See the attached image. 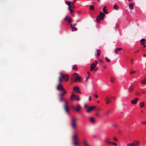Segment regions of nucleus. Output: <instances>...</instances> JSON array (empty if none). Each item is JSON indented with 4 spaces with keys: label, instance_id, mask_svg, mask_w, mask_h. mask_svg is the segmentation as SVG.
Wrapping results in <instances>:
<instances>
[{
    "label": "nucleus",
    "instance_id": "obj_39",
    "mask_svg": "<svg viewBox=\"0 0 146 146\" xmlns=\"http://www.w3.org/2000/svg\"><path fill=\"white\" fill-rule=\"evenodd\" d=\"M106 61L108 62H109L110 61V60L107 57H106Z\"/></svg>",
    "mask_w": 146,
    "mask_h": 146
},
{
    "label": "nucleus",
    "instance_id": "obj_48",
    "mask_svg": "<svg viewBox=\"0 0 146 146\" xmlns=\"http://www.w3.org/2000/svg\"><path fill=\"white\" fill-rule=\"evenodd\" d=\"M116 49H117V50L119 51V50H121L122 48H116Z\"/></svg>",
    "mask_w": 146,
    "mask_h": 146
},
{
    "label": "nucleus",
    "instance_id": "obj_27",
    "mask_svg": "<svg viewBox=\"0 0 146 146\" xmlns=\"http://www.w3.org/2000/svg\"><path fill=\"white\" fill-rule=\"evenodd\" d=\"M118 8V6L116 4H115L113 6V9L115 10H117Z\"/></svg>",
    "mask_w": 146,
    "mask_h": 146
},
{
    "label": "nucleus",
    "instance_id": "obj_11",
    "mask_svg": "<svg viewBox=\"0 0 146 146\" xmlns=\"http://www.w3.org/2000/svg\"><path fill=\"white\" fill-rule=\"evenodd\" d=\"M83 143L85 146H90L88 141L86 139H84L83 141Z\"/></svg>",
    "mask_w": 146,
    "mask_h": 146
},
{
    "label": "nucleus",
    "instance_id": "obj_60",
    "mask_svg": "<svg viewBox=\"0 0 146 146\" xmlns=\"http://www.w3.org/2000/svg\"><path fill=\"white\" fill-rule=\"evenodd\" d=\"M105 115L106 116H107L108 115V113H105Z\"/></svg>",
    "mask_w": 146,
    "mask_h": 146
},
{
    "label": "nucleus",
    "instance_id": "obj_24",
    "mask_svg": "<svg viewBox=\"0 0 146 146\" xmlns=\"http://www.w3.org/2000/svg\"><path fill=\"white\" fill-rule=\"evenodd\" d=\"M110 81L111 82H114L115 80V78L114 77H111L110 78Z\"/></svg>",
    "mask_w": 146,
    "mask_h": 146
},
{
    "label": "nucleus",
    "instance_id": "obj_22",
    "mask_svg": "<svg viewBox=\"0 0 146 146\" xmlns=\"http://www.w3.org/2000/svg\"><path fill=\"white\" fill-rule=\"evenodd\" d=\"M106 6H105L103 8V11L104 13H105L108 14V12L106 10Z\"/></svg>",
    "mask_w": 146,
    "mask_h": 146
},
{
    "label": "nucleus",
    "instance_id": "obj_5",
    "mask_svg": "<svg viewBox=\"0 0 146 146\" xmlns=\"http://www.w3.org/2000/svg\"><path fill=\"white\" fill-rule=\"evenodd\" d=\"M56 89L57 90L60 91H62V90H64V88L61 83L59 84L58 85Z\"/></svg>",
    "mask_w": 146,
    "mask_h": 146
},
{
    "label": "nucleus",
    "instance_id": "obj_57",
    "mask_svg": "<svg viewBox=\"0 0 146 146\" xmlns=\"http://www.w3.org/2000/svg\"><path fill=\"white\" fill-rule=\"evenodd\" d=\"M113 126L114 127H117V125L115 124L113 125Z\"/></svg>",
    "mask_w": 146,
    "mask_h": 146
},
{
    "label": "nucleus",
    "instance_id": "obj_64",
    "mask_svg": "<svg viewBox=\"0 0 146 146\" xmlns=\"http://www.w3.org/2000/svg\"><path fill=\"white\" fill-rule=\"evenodd\" d=\"M112 98L113 99H115V97H113Z\"/></svg>",
    "mask_w": 146,
    "mask_h": 146
},
{
    "label": "nucleus",
    "instance_id": "obj_26",
    "mask_svg": "<svg viewBox=\"0 0 146 146\" xmlns=\"http://www.w3.org/2000/svg\"><path fill=\"white\" fill-rule=\"evenodd\" d=\"M96 52L97 54V57H98L100 55V51L99 49H97L96 50Z\"/></svg>",
    "mask_w": 146,
    "mask_h": 146
},
{
    "label": "nucleus",
    "instance_id": "obj_30",
    "mask_svg": "<svg viewBox=\"0 0 146 146\" xmlns=\"http://www.w3.org/2000/svg\"><path fill=\"white\" fill-rule=\"evenodd\" d=\"M145 39L144 38H143L141 40L140 42H141V44L142 45H143L144 44V42L145 41Z\"/></svg>",
    "mask_w": 146,
    "mask_h": 146
},
{
    "label": "nucleus",
    "instance_id": "obj_61",
    "mask_svg": "<svg viewBox=\"0 0 146 146\" xmlns=\"http://www.w3.org/2000/svg\"><path fill=\"white\" fill-rule=\"evenodd\" d=\"M74 26H72V24H70V27L72 28V27H73Z\"/></svg>",
    "mask_w": 146,
    "mask_h": 146
},
{
    "label": "nucleus",
    "instance_id": "obj_59",
    "mask_svg": "<svg viewBox=\"0 0 146 146\" xmlns=\"http://www.w3.org/2000/svg\"><path fill=\"white\" fill-rule=\"evenodd\" d=\"M69 11H70L71 13H72L73 12V11L71 9V10H70Z\"/></svg>",
    "mask_w": 146,
    "mask_h": 146
},
{
    "label": "nucleus",
    "instance_id": "obj_31",
    "mask_svg": "<svg viewBox=\"0 0 146 146\" xmlns=\"http://www.w3.org/2000/svg\"><path fill=\"white\" fill-rule=\"evenodd\" d=\"M90 9L91 10H94V7L93 5H91L90 6Z\"/></svg>",
    "mask_w": 146,
    "mask_h": 146
},
{
    "label": "nucleus",
    "instance_id": "obj_35",
    "mask_svg": "<svg viewBox=\"0 0 146 146\" xmlns=\"http://www.w3.org/2000/svg\"><path fill=\"white\" fill-rule=\"evenodd\" d=\"M76 99L78 101H79L80 100V98L78 96H76Z\"/></svg>",
    "mask_w": 146,
    "mask_h": 146
},
{
    "label": "nucleus",
    "instance_id": "obj_23",
    "mask_svg": "<svg viewBox=\"0 0 146 146\" xmlns=\"http://www.w3.org/2000/svg\"><path fill=\"white\" fill-rule=\"evenodd\" d=\"M109 141V139L108 138H107V139H106L105 140L106 142V143H107L109 144H111V143H112V142L110 141Z\"/></svg>",
    "mask_w": 146,
    "mask_h": 146
},
{
    "label": "nucleus",
    "instance_id": "obj_10",
    "mask_svg": "<svg viewBox=\"0 0 146 146\" xmlns=\"http://www.w3.org/2000/svg\"><path fill=\"white\" fill-rule=\"evenodd\" d=\"M81 80L80 77L79 76H78L76 77H75V80L73 81V82H77L80 81Z\"/></svg>",
    "mask_w": 146,
    "mask_h": 146
},
{
    "label": "nucleus",
    "instance_id": "obj_8",
    "mask_svg": "<svg viewBox=\"0 0 146 146\" xmlns=\"http://www.w3.org/2000/svg\"><path fill=\"white\" fill-rule=\"evenodd\" d=\"M96 108V107L95 106H93L92 107H91L89 108H88L87 110L86 111V112L87 113H89L91 111H92V110Z\"/></svg>",
    "mask_w": 146,
    "mask_h": 146
},
{
    "label": "nucleus",
    "instance_id": "obj_51",
    "mask_svg": "<svg viewBox=\"0 0 146 146\" xmlns=\"http://www.w3.org/2000/svg\"><path fill=\"white\" fill-rule=\"evenodd\" d=\"M117 51H118V50H117V49L116 48L115 49V51H114V53H117Z\"/></svg>",
    "mask_w": 146,
    "mask_h": 146
},
{
    "label": "nucleus",
    "instance_id": "obj_34",
    "mask_svg": "<svg viewBox=\"0 0 146 146\" xmlns=\"http://www.w3.org/2000/svg\"><path fill=\"white\" fill-rule=\"evenodd\" d=\"M127 145V146H134V145L133 143H128Z\"/></svg>",
    "mask_w": 146,
    "mask_h": 146
},
{
    "label": "nucleus",
    "instance_id": "obj_13",
    "mask_svg": "<svg viewBox=\"0 0 146 146\" xmlns=\"http://www.w3.org/2000/svg\"><path fill=\"white\" fill-rule=\"evenodd\" d=\"M64 96V94H59V96L60 97L59 100L60 102H62L63 101V97Z\"/></svg>",
    "mask_w": 146,
    "mask_h": 146
},
{
    "label": "nucleus",
    "instance_id": "obj_50",
    "mask_svg": "<svg viewBox=\"0 0 146 146\" xmlns=\"http://www.w3.org/2000/svg\"><path fill=\"white\" fill-rule=\"evenodd\" d=\"M117 51H118V50H117V49L116 48L115 49V51H114V53H117Z\"/></svg>",
    "mask_w": 146,
    "mask_h": 146
},
{
    "label": "nucleus",
    "instance_id": "obj_6",
    "mask_svg": "<svg viewBox=\"0 0 146 146\" xmlns=\"http://www.w3.org/2000/svg\"><path fill=\"white\" fill-rule=\"evenodd\" d=\"M73 108L74 109L76 110L78 112H80V110L81 109V107L80 104H78L77 105L76 108H75V107H73Z\"/></svg>",
    "mask_w": 146,
    "mask_h": 146
},
{
    "label": "nucleus",
    "instance_id": "obj_40",
    "mask_svg": "<svg viewBox=\"0 0 146 146\" xmlns=\"http://www.w3.org/2000/svg\"><path fill=\"white\" fill-rule=\"evenodd\" d=\"M96 20L98 23L100 22V20L98 18V17H97L96 18Z\"/></svg>",
    "mask_w": 146,
    "mask_h": 146
},
{
    "label": "nucleus",
    "instance_id": "obj_7",
    "mask_svg": "<svg viewBox=\"0 0 146 146\" xmlns=\"http://www.w3.org/2000/svg\"><path fill=\"white\" fill-rule=\"evenodd\" d=\"M139 99L138 98H136L135 99L131 100V102L133 104H135L138 102Z\"/></svg>",
    "mask_w": 146,
    "mask_h": 146
},
{
    "label": "nucleus",
    "instance_id": "obj_25",
    "mask_svg": "<svg viewBox=\"0 0 146 146\" xmlns=\"http://www.w3.org/2000/svg\"><path fill=\"white\" fill-rule=\"evenodd\" d=\"M77 30V29L75 27H72V31H76Z\"/></svg>",
    "mask_w": 146,
    "mask_h": 146
},
{
    "label": "nucleus",
    "instance_id": "obj_15",
    "mask_svg": "<svg viewBox=\"0 0 146 146\" xmlns=\"http://www.w3.org/2000/svg\"><path fill=\"white\" fill-rule=\"evenodd\" d=\"M111 102L110 98L108 97H107L106 98V103L107 104H108Z\"/></svg>",
    "mask_w": 146,
    "mask_h": 146
},
{
    "label": "nucleus",
    "instance_id": "obj_32",
    "mask_svg": "<svg viewBox=\"0 0 146 146\" xmlns=\"http://www.w3.org/2000/svg\"><path fill=\"white\" fill-rule=\"evenodd\" d=\"M71 2L70 1H66L65 3L69 6H70Z\"/></svg>",
    "mask_w": 146,
    "mask_h": 146
},
{
    "label": "nucleus",
    "instance_id": "obj_28",
    "mask_svg": "<svg viewBox=\"0 0 146 146\" xmlns=\"http://www.w3.org/2000/svg\"><path fill=\"white\" fill-rule=\"evenodd\" d=\"M134 3H131L129 5V7L131 9H132L133 8V7H134Z\"/></svg>",
    "mask_w": 146,
    "mask_h": 146
},
{
    "label": "nucleus",
    "instance_id": "obj_53",
    "mask_svg": "<svg viewBox=\"0 0 146 146\" xmlns=\"http://www.w3.org/2000/svg\"><path fill=\"white\" fill-rule=\"evenodd\" d=\"M80 19H77L76 21V22H78L79 21H80Z\"/></svg>",
    "mask_w": 146,
    "mask_h": 146
},
{
    "label": "nucleus",
    "instance_id": "obj_1",
    "mask_svg": "<svg viewBox=\"0 0 146 146\" xmlns=\"http://www.w3.org/2000/svg\"><path fill=\"white\" fill-rule=\"evenodd\" d=\"M77 119L75 118H73L72 120L71 127L72 129H74L77 128L76 121Z\"/></svg>",
    "mask_w": 146,
    "mask_h": 146
},
{
    "label": "nucleus",
    "instance_id": "obj_52",
    "mask_svg": "<svg viewBox=\"0 0 146 146\" xmlns=\"http://www.w3.org/2000/svg\"><path fill=\"white\" fill-rule=\"evenodd\" d=\"M89 77V76H88L86 78V79L85 80V81L86 82H87V81Z\"/></svg>",
    "mask_w": 146,
    "mask_h": 146
},
{
    "label": "nucleus",
    "instance_id": "obj_54",
    "mask_svg": "<svg viewBox=\"0 0 146 146\" xmlns=\"http://www.w3.org/2000/svg\"><path fill=\"white\" fill-rule=\"evenodd\" d=\"M94 96L95 98H97L98 97V96L97 95H95Z\"/></svg>",
    "mask_w": 146,
    "mask_h": 146
},
{
    "label": "nucleus",
    "instance_id": "obj_20",
    "mask_svg": "<svg viewBox=\"0 0 146 146\" xmlns=\"http://www.w3.org/2000/svg\"><path fill=\"white\" fill-rule=\"evenodd\" d=\"M141 82L143 84L146 85V78L141 80Z\"/></svg>",
    "mask_w": 146,
    "mask_h": 146
},
{
    "label": "nucleus",
    "instance_id": "obj_3",
    "mask_svg": "<svg viewBox=\"0 0 146 146\" xmlns=\"http://www.w3.org/2000/svg\"><path fill=\"white\" fill-rule=\"evenodd\" d=\"M72 145L74 146H78L79 145V142L78 137H74L73 139Z\"/></svg>",
    "mask_w": 146,
    "mask_h": 146
},
{
    "label": "nucleus",
    "instance_id": "obj_55",
    "mask_svg": "<svg viewBox=\"0 0 146 146\" xmlns=\"http://www.w3.org/2000/svg\"><path fill=\"white\" fill-rule=\"evenodd\" d=\"M89 100H90V101L91 100V96H90L89 98Z\"/></svg>",
    "mask_w": 146,
    "mask_h": 146
},
{
    "label": "nucleus",
    "instance_id": "obj_33",
    "mask_svg": "<svg viewBox=\"0 0 146 146\" xmlns=\"http://www.w3.org/2000/svg\"><path fill=\"white\" fill-rule=\"evenodd\" d=\"M84 107L85 109H88V106L86 104H84Z\"/></svg>",
    "mask_w": 146,
    "mask_h": 146
},
{
    "label": "nucleus",
    "instance_id": "obj_18",
    "mask_svg": "<svg viewBox=\"0 0 146 146\" xmlns=\"http://www.w3.org/2000/svg\"><path fill=\"white\" fill-rule=\"evenodd\" d=\"M90 122L92 123H95V120L94 119L93 117H91L90 118Z\"/></svg>",
    "mask_w": 146,
    "mask_h": 146
},
{
    "label": "nucleus",
    "instance_id": "obj_46",
    "mask_svg": "<svg viewBox=\"0 0 146 146\" xmlns=\"http://www.w3.org/2000/svg\"><path fill=\"white\" fill-rule=\"evenodd\" d=\"M113 140L116 141H117L118 140V139H117V137H114Z\"/></svg>",
    "mask_w": 146,
    "mask_h": 146
},
{
    "label": "nucleus",
    "instance_id": "obj_43",
    "mask_svg": "<svg viewBox=\"0 0 146 146\" xmlns=\"http://www.w3.org/2000/svg\"><path fill=\"white\" fill-rule=\"evenodd\" d=\"M111 144L112 145H114L115 146H116L117 145V144L114 142H112V143H111Z\"/></svg>",
    "mask_w": 146,
    "mask_h": 146
},
{
    "label": "nucleus",
    "instance_id": "obj_2",
    "mask_svg": "<svg viewBox=\"0 0 146 146\" xmlns=\"http://www.w3.org/2000/svg\"><path fill=\"white\" fill-rule=\"evenodd\" d=\"M60 74L61 75V76L62 78L64 79L66 81H67L69 79V77L68 75L67 74H64L62 72H60Z\"/></svg>",
    "mask_w": 146,
    "mask_h": 146
},
{
    "label": "nucleus",
    "instance_id": "obj_38",
    "mask_svg": "<svg viewBox=\"0 0 146 146\" xmlns=\"http://www.w3.org/2000/svg\"><path fill=\"white\" fill-rule=\"evenodd\" d=\"M62 77H61V76L59 77V81L60 82H62Z\"/></svg>",
    "mask_w": 146,
    "mask_h": 146
},
{
    "label": "nucleus",
    "instance_id": "obj_21",
    "mask_svg": "<svg viewBox=\"0 0 146 146\" xmlns=\"http://www.w3.org/2000/svg\"><path fill=\"white\" fill-rule=\"evenodd\" d=\"M73 69L74 70H77L78 68H77V65H74L73 66Z\"/></svg>",
    "mask_w": 146,
    "mask_h": 146
},
{
    "label": "nucleus",
    "instance_id": "obj_37",
    "mask_svg": "<svg viewBox=\"0 0 146 146\" xmlns=\"http://www.w3.org/2000/svg\"><path fill=\"white\" fill-rule=\"evenodd\" d=\"M78 135L75 133H74L73 134L72 137H77Z\"/></svg>",
    "mask_w": 146,
    "mask_h": 146
},
{
    "label": "nucleus",
    "instance_id": "obj_58",
    "mask_svg": "<svg viewBox=\"0 0 146 146\" xmlns=\"http://www.w3.org/2000/svg\"><path fill=\"white\" fill-rule=\"evenodd\" d=\"M78 73H74V74H73V75L74 76V75H78Z\"/></svg>",
    "mask_w": 146,
    "mask_h": 146
},
{
    "label": "nucleus",
    "instance_id": "obj_29",
    "mask_svg": "<svg viewBox=\"0 0 146 146\" xmlns=\"http://www.w3.org/2000/svg\"><path fill=\"white\" fill-rule=\"evenodd\" d=\"M144 103L143 102H142L140 104V106L142 108L144 106Z\"/></svg>",
    "mask_w": 146,
    "mask_h": 146
},
{
    "label": "nucleus",
    "instance_id": "obj_42",
    "mask_svg": "<svg viewBox=\"0 0 146 146\" xmlns=\"http://www.w3.org/2000/svg\"><path fill=\"white\" fill-rule=\"evenodd\" d=\"M91 66H93L94 67H95L96 66V64L94 63H93Z\"/></svg>",
    "mask_w": 146,
    "mask_h": 146
},
{
    "label": "nucleus",
    "instance_id": "obj_17",
    "mask_svg": "<svg viewBox=\"0 0 146 146\" xmlns=\"http://www.w3.org/2000/svg\"><path fill=\"white\" fill-rule=\"evenodd\" d=\"M134 146H137L139 144V142L138 141H134L133 142Z\"/></svg>",
    "mask_w": 146,
    "mask_h": 146
},
{
    "label": "nucleus",
    "instance_id": "obj_56",
    "mask_svg": "<svg viewBox=\"0 0 146 146\" xmlns=\"http://www.w3.org/2000/svg\"><path fill=\"white\" fill-rule=\"evenodd\" d=\"M76 92L78 93L79 94H81V92L80 91V90H79L77 92Z\"/></svg>",
    "mask_w": 146,
    "mask_h": 146
},
{
    "label": "nucleus",
    "instance_id": "obj_14",
    "mask_svg": "<svg viewBox=\"0 0 146 146\" xmlns=\"http://www.w3.org/2000/svg\"><path fill=\"white\" fill-rule=\"evenodd\" d=\"M133 90V86L132 85L130 86L129 88V92H131Z\"/></svg>",
    "mask_w": 146,
    "mask_h": 146
},
{
    "label": "nucleus",
    "instance_id": "obj_12",
    "mask_svg": "<svg viewBox=\"0 0 146 146\" xmlns=\"http://www.w3.org/2000/svg\"><path fill=\"white\" fill-rule=\"evenodd\" d=\"M105 16V15L104 13H100V17L101 20H103Z\"/></svg>",
    "mask_w": 146,
    "mask_h": 146
},
{
    "label": "nucleus",
    "instance_id": "obj_19",
    "mask_svg": "<svg viewBox=\"0 0 146 146\" xmlns=\"http://www.w3.org/2000/svg\"><path fill=\"white\" fill-rule=\"evenodd\" d=\"M79 90V88L77 86L75 87L74 88V91L76 92H77Z\"/></svg>",
    "mask_w": 146,
    "mask_h": 146
},
{
    "label": "nucleus",
    "instance_id": "obj_49",
    "mask_svg": "<svg viewBox=\"0 0 146 146\" xmlns=\"http://www.w3.org/2000/svg\"><path fill=\"white\" fill-rule=\"evenodd\" d=\"M71 5L70 6H69L68 7V9H69V10L70 11V10H71Z\"/></svg>",
    "mask_w": 146,
    "mask_h": 146
},
{
    "label": "nucleus",
    "instance_id": "obj_9",
    "mask_svg": "<svg viewBox=\"0 0 146 146\" xmlns=\"http://www.w3.org/2000/svg\"><path fill=\"white\" fill-rule=\"evenodd\" d=\"M64 20L68 22L69 23H70L72 21L71 19L68 15L66 16L64 18Z\"/></svg>",
    "mask_w": 146,
    "mask_h": 146
},
{
    "label": "nucleus",
    "instance_id": "obj_16",
    "mask_svg": "<svg viewBox=\"0 0 146 146\" xmlns=\"http://www.w3.org/2000/svg\"><path fill=\"white\" fill-rule=\"evenodd\" d=\"M76 96L74 94H72L71 96L70 99L72 101L74 99H76Z\"/></svg>",
    "mask_w": 146,
    "mask_h": 146
},
{
    "label": "nucleus",
    "instance_id": "obj_45",
    "mask_svg": "<svg viewBox=\"0 0 146 146\" xmlns=\"http://www.w3.org/2000/svg\"><path fill=\"white\" fill-rule=\"evenodd\" d=\"M62 91H63V93H62L61 94H64H64H66V91L65 90H64H64H62Z\"/></svg>",
    "mask_w": 146,
    "mask_h": 146
},
{
    "label": "nucleus",
    "instance_id": "obj_36",
    "mask_svg": "<svg viewBox=\"0 0 146 146\" xmlns=\"http://www.w3.org/2000/svg\"><path fill=\"white\" fill-rule=\"evenodd\" d=\"M95 115L96 116H99L100 115V113L99 112H96L95 114Z\"/></svg>",
    "mask_w": 146,
    "mask_h": 146
},
{
    "label": "nucleus",
    "instance_id": "obj_44",
    "mask_svg": "<svg viewBox=\"0 0 146 146\" xmlns=\"http://www.w3.org/2000/svg\"><path fill=\"white\" fill-rule=\"evenodd\" d=\"M142 123L144 125H146V121H142Z\"/></svg>",
    "mask_w": 146,
    "mask_h": 146
},
{
    "label": "nucleus",
    "instance_id": "obj_4",
    "mask_svg": "<svg viewBox=\"0 0 146 146\" xmlns=\"http://www.w3.org/2000/svg\"><path fill=\"white\" fill-rule=\"evenodd\" d=\"M64 102H65V104L64 106V109L66 113H69V109L68 106V101L66 100H65Z\"/></svg>",
    "mask_w": 146,
    "mask_h": 146
},
{
    "label": "nucleus",
    "instance_id": "obj_62",
    "mask_svg": "<svg viewBox=\"0 0 146 146\" xmlns=\"http://www.w3.org/2000/svg\"><path fill=\"white\" fill-rule=\"evenodd\" d=\"M95 62L96 64H97L98 63V62L96 60L95 61Z\"/></svg>",
    "mask_w": 146,
    "mask_h": 146
},
{
    "label": "nucleus",
    "instance_id": "obj_41",
    "mask_svg": "<svg viewBox=\"0 0 146 146\" xmlns=\"http://www.w3.org/2000/svg\"><path fill=\"white\" fill-rule=\"evenodd\" d=\"M95 67H94L93 66H91V69L90 70L91 71H92L93 70Z\"/></svg>",
    "mask_w": 146,
    "mask_h": 146
},
{
    "label": "nucleus",
    "instance_id": "obj_47",
    "mask_svg": "<svg viewBox=\"0 0 146 146\" xmlns=\"http://www.w3.org/2000/svg\"><path fill=\"white\" fill-rule=\"evenodd\" d=\"M135 72V71H131V74H132L133 73H134Z\"/></svg>",
    "mask_w": 146,
    "mask_h": 146
},
{
    "label": "nucleus",
    "instance_id": "obj_63",
    "mask_svg": "<svg viewBox=\"0 0 146 146\" xmlns=\"http://www.w3.org/2000/svg\"><path fill=\"white\" fill-rule=\"evenodd\" d=\"M77 24L76 23H75V24H74V26L76 25Z\"/></svg>",
    "mask_w": 146,
    "mask_h": 146
}]
</instances>
